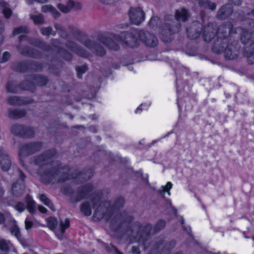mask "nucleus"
<instances>
[{
  "instance_id": "nucleus-16",
  "label": "nucleus",
  "mask_w": 254,
  "mask_h": 254,
  "mask_svg": "<svg viewBox=\"0 0 254 254\" xmlns=\"http://www.w3.org/2000/svg\"><path fill=\"white\" fill-rule=\"evenodd\" d=\"M19 40L20 42L26 41L29 44L38 47L45 51H50L52 50L50 46L47 45L45 42L38 39H30L26 35H21L19 37Z\"/></svg>"
},
{
  "instance_id": "nucleus-13",
  "label": "nucleus",
  "mask_w": 254,
  "mask_h": 254,
  "mask_svg": "<svg viewBox=\"0 0 254 254\" xmlns=\"http://www.w3.org/2000/svg\"><path fill=\"white\" fill-rule=\"evenodd\" d=\"M11 131L15 135L25 138L33 137L34 134V130L32 128L18 124L12 126Z\"/></svg>"
},
{
  "instance_id": "nucleus-38",
  "label": "nucleus",
  "mask_w": 254,
  "mask_h": 254,
  "mask_svg": "<svg viewBox=\"0 0 254 254\" xmlns=\"http://www.w3.org/2000/svg\"><path fill=\"white\" fill-rule=\"evenodd\" d=\"M166 225V222L164 220H159L157 221L154 227V232H157L163 229Z\"/></svg>"
},
{
  "instance_id": "nucleus-18",
  "label": "nucleus",
  "mask_w": 254,
  "mask_h": 254,
  "mask_svg": "<svg viewBox=\"0 0 254 254\" xmlns=\"http://www.w3.org/2000/svg\"><path fill=\"white\" fill-rule=\"evenodd\" d=\"M0 163L2 171H8L11 166V160L7 153L0 147Z\"/></svg>"
},
{
  "instance_id": "nucleus-3",
  "label": "nucleus",
  "mask_w": 254,
  "mask_h": 254,
  "mask_svg": "<svg viewBox=\"0 0 254 254\" xmlns=\"http://www.w3.org/2000/svg\"><path fill=\"white\" fill-rule=\"evenodd\" d=\"M237 29L231 22H226L219 26L216 33L217 39L212 46V51L216 54L223 53L225 59L234 60L240 54V46L234 39Z\"/></svg>"
},
{
  "instance_id": "nucleus-15",
  "label": "nucleus",
  "mask_w": 254,
  "mask_h": 254,
  "mask_svg": "<svg viewBox=\"0 0 254 254\" xmlns=\"http://www.w3.org/2000/svg\"><path fill=\"white\" fill-rule=\"evenodd\" d=\"M34 89V86L33 84L30 83V85H28L26 80L18 85L15 81H9L6 85L7 91L11 93H17L20 89L33 91Z\"/></svg>"
},
{
  "instance_id": "nucleus-59",
  "label": "nucleus",
  "mask_w": 254,
  "mask_h": 254,
  "mask_svg": "<svg viewBox=\"0 0 254 254\" xmlns=\"http://www.w3.org/2000/svg\"><path fill=\"white\" fill-rule=\"evenodd\" d=\"M112 248H113V249L116 252V253L118 254H123L122 253H121V252H120L115 247H112Z\"/></svg>"
},
{
  "instance_id": "nucleus-36",
  "label": "nucleus",
  "mask_w": 254,
  "mask_h": 254,
  "mask_svg": "<svg viewBox=\"0 0 254 254\" xmlns=\"http://www.w3.org/2000/svg\"><path fill=\"white\" fill-rule=\"evenodd\" d=\"M31 18L32 19L35 24H41L44 23V20L42 14L31 15Z\"/></svg>"
},
{
  "instance_id": "nucleus-14",
  "label": "nucleus",
  "mask_w": 254,
  "mask_h": 254,
  "mask_svg": "<svg viewBox=\"0 0 254 254\" xmlns=\"http://www.w3.org/2000/svg\"><path fill=\"white\" fill-rule=\"evenodd\" d=\"M26 205L24 203L18 202L14 206L15 209L19 212H23L26 208L31 214H34L36 211V203L29 195L25 198Z\"/></svg>"
},
{
  "instance_id": "nucleus-50",
  "label": "nucleus",
  "mask_w": 254,
  "mask_h": 254,
  "mask_svg": "<svg viewBox=\"0 0 254 254\" xmlns=\"http://www.w3.org/2000/svg\"><path fill=\"white\" fill-rule=\"evenodd\" d=\"M230 2L235 5L239 6L242 3V0H228Z\"/></svg>"
},
{
  "instance_id": "nucleus-17",
  "label": "nucleus",
  "mask_w": 254,
  "mask_h": 254,
  "mask_svg": "<svg viewBox=\"0 0 254 254\" xmlns=\"http://www.w3.org/2000/svg\"><path fill=\"white\" fill-rule=\"evenodd\" d=\"M140 40L149 47H155L158 44V40L154 35L143 30H140Z\"/></svg>"
},
{
  "instance_id": "nucleus-54",
  "label": "nucleus",
  "mask_w": 254,
  "mask_h": 254,
  "mask_svg": "<svg viewBox=\"0 0 254 254\" xmlns=\"http://www.w3.org/2000/svg\"><path fill=\"white\" fill-rule=\"evenodd\" d=\"M4 30V26L3 23L0 20V34L2 33Z\"/></svg>"
},
{
  "instance_id": "nucleus-57",
  "label": "nucleus",
  "mask_w": 254,
  "mask_h": 254,
  "mask_svg": "<svg viewBox=\"0 0 254 254\" xmlns=\"http://www.w3.org/2000/svg\"><path fill=\"white\" fill-rule=\"evenodd\" d=\"M144 105H143V104H141V105H140V106H139V107H138L136 109V110L135 111V113H139V111H142V109H141V107H142V106H144Z\"/></svg>"
},
{
  "instance_id": "nucleus-62",
  "label": "nucleus",
  "mask_w": 254,
  "mask_h": 254,
  "mask_svg": "<svg viewBox=\"0 0 254 254\" xmlns=\"http://www.w3.org/2000/svg\"><path fill=\"white\" fill-rule=\"evenodd\" d=\"M82 127V126H75V127H74V128H79V127Z\"/></svg>"
},
{
  "instance_id": "nucleus-6",
  "label": "nucleus",
  "mask_w": 254,
  "mask_h": 254,
  "mask_svg": "<svg viewBox=\"0 0 254 254\" xmlns=\"http://www.w3.org/2000/svg\"><path fill=\"white\" fill-rule=\"evenodd\" d=\"M215 24L212 22L208 23L206 26L203 27L201 23L194 21L187 28V35L190 39H195L201 34L204 41L209 42L215 36Z\"/></svg>"
},
{
  "instance_id": "nucleus-29",
  "label": "nucleus",
  "mask_w": 254,
  "mask_h": 254,
  "mask_svg": "<svg viewBox=\"0 0 254 254\" xmlns=\"http://www.w3.org/2000/svg\"><path fill=\"white\" fill-rule=\"evenodd\" d=\"M0 7L2 8V13L4 17L6 18H9L12 11L9 8L8 3L3 0H0Z\"/></svg>"
},
{
  "instance_id": "nucleus-41",
  "label": "nucleus",
  "mask_w": 254,
  "mask_h": 254,
  "mask_svg": "<svg viewBox=\"0 0 254 254\" xmlns=\"http://www.w3.org/2000/svg\"><path fill=\"white\" fill-rule=\"evenodd\" d=\"M162 190H159L160 193H163L167 192L169 195H170V190L172 188V184L170 182H168L165 186H162Z\"/></svg>"
},
{
  "instance_id": "nucleus-20",
  "label": "nucleus",
  "mask_w": 254,
  "mask_h": 254,
  "mask_svg": "<svg viewBox=\"0 0 254 254\" xmlns=\"http://www.w3.org/2000/svg\"><path fill=\"white\" fill-rule=\"evenodd\" d=\"M98 41L102 43L110 49L114 51H118L120 46L117 44L112 38L104 35H100L98 36Z\"/></svg>"
},
{
  "instance_id": "nucleus-30",
  "label": "nucleus",
  "mask_w": 254,
  "mask_h": 254,
  "mask_svg": "<svg viewBox=\"0 0 254 254\" xmlns=\"http://www.w3.org/2000/svg\"><path fill=\"white\" fill-rule=\"evenodd\" d=\"M70 226V221L68 218H66L64 220H61L60 222L61 236H58V239L62 240L63 235L65 230Z\"/></svg>"
},
{
  "instance_id": "nucleus-45",
  "label": "nucleus",
  "mask_w": 254,
  "mask_h": 254,
  "mask_svg": "<svg viewBox=\"0 0 254 254\" xmlns=\"http://www.w3.org/2000/svg\"><path fill=\"white\" fill-rule=\"evenodd\" d=\"M10 57V55L9 52H5L2 55V58L1 59L0 62L1 63H5L8 61Z\"/></svg>"
},
{
  "instance_id": "nucleus-12",
  "label": "nucleus",
  "mask_w": 254,
  "mask_h": 254,
  "mask_svg": "<svg viewBox=\"0 0 254 254\" xmlns=\"http://www.w3.org/2000/svg\"><path fill=\"white\" fill-rule=\"evenodd\" d=\"M128 15L131 23L136 25L141 24L145 18V14L140 7H131Z\"/></svg>"
},
{
  "instance_id": "nucleus-46",
  "label": "nucleus",
  "mask_w": 254,
  "mask_h": 254,
  "mask_svg": "<svg viewBox=\"0 0 254 254\" xmlns=\"http://www.w3.org/2000/svg\"><path fill=\"white\" fill-rule=\"evenodd\" d=\"M69 2L72 3V5L71 6V9L73 8L75 10H79L81 8L82 5L79 2H74L73 1L69 0Z\"/></svg>"
},
{
  "instance_id": "nucleus-60",
  "label": "nucleus",
  "mask_w": 254,
  "mask_h": 254,
  "mask_svg": "<svg viewBox=\"0 0 254 254\" xmlns=\"http://www.w3.org/2000/svg\"><path fill=\"white\" fill-rule=\"evenodd\" d=\"M201 18H202V22L203 23H204V21L203 20V18H204V15H203V13H201Z\"/></svg>"
},
{
  "instance_id": "nucleus-48",
  "label": "nucleus",
  "mask_w": 254,
  "mask_h": 254,
  "mask_svg": "<svg viewBox=\"0 0 254 254\" xmlns=\"http://www.w3.org/2000/svg\"><path fill=\"white\" fill-rule=\"evenodd\" d=\"M25 228L27 230L31 229L33 226V222L30 221L28 218H26L25 220Z\"/></svg>"
},
{
  "instance_id": "nucleus-51",
  "label": "nucleus",
  "mask_w": 254,
  "mask_h": 254,
  "mask_svg": "<svg viewBox=\"0 0 254 254\" xmlns=\"http://www.w3.org/2000/svg\"><path fill=\"white\" fill-rule=\"evenodd\" d=\"M51 13L55 18H57L60 15L59 12H58V11L56 9L55 7H54L53 10Z\"/></svg>"
},
{
  "instance_id": "nucleus-44",
  "label": "nucleus",
  "mask_w": 254,
  "mask_h": 254,
  "mask_svg": "<svg viewBox=\"0 0 254 254\" xmlns=\"http://www.w3.org/2000/svg\"><path fill=\"white\" fill-rule=\"evenodd\" d=\"M62 191L64 194H70L72 193V189L69 186H64L62 188Z\"/></svg>"
},
{
  "instance_id": "nucleus-10",
  "label": "nucleus",
  "mask_w": 254,
  "mask_h": 254,
  "mask_svg": "<svg viewBox=\"0 0 254 254\" xmlns=\"http://www.w3.org/2000/svg\"><path fill=\"white\" fill-rule=\"evenodd\" d=\"M42 148V143L40 142H32L24 144L21 146L19 150V160L23 165V157L27 156L39 151Z\"/></svg>"
},
{
  "instance_id": "nucleus-24",
  "label": "nucleus",
  "mask_w": 254,
  "mask_h": 254,
  "mask_svg": "<svg viewBox=\"0 0 254 254\" xmlns=\"http://www.w3.org/2000/svg\"><path fill=\"white\" fill-rule=\"evenodd\" d=\"M66 47L68 49L73 52L76 53L78 55L82 57H87L88 55V52L81 48L78 46L75 43L73 42L68 41L66 44Z\"/></svg>"
},
{
  "instance_id": "nucleus-11",
  "label": "nucleus",
  "mask_w": 254,
  "mask_h": 254,
  "mask_svg": "<svg viewBox=\"0 0 254 254\" xmlns=\"http://www.w3.org/2000/svg\"><path fill=\"white\" fill-rule=\"evenodd\" d=\"M16 175L18 177L16 182L12 184L11 192L16 197L21 196L25 190L24 180L26 178L25 174L19 169L15 172Z\"/></svg>"
},
{
  "instance_id": "nucleus-33",
  "label": "nucleus",
  "mask_w": 254,
  "mask_h": 254,
  "mask_svg": "<svg viewBox=\"0 0 254 254\" xmlns=\"http://www.w3.org/2000/svg\"><path fill=\"white\" fill-rule=\"evenodd\" d=\"M54 27L55 29L58 31L59 34L60 36L65 38L67 36V32L65 28L58 23H55L54 24Z\"/></svg>"
},
{
  "instance_id": "nucleus-7",
  "label": "nucleus",
  "mask_w": 254,
  "mask_h": 254,
  "mask_svg": "<svg viewBox=\"0 0 254 254\" xmlns=\"http://www.w3.org/2000/svg\"><path fill=\"white\" fill-rule=\"evenodd\" d=\"M138 38H140V31L136 29L122 32L120 35L113 36L114 40L131 48H135L138 46Z\"/></svg>"
},
{
  "instance_id": "nucleus-56",
  "label": "nucleus",
  "mask_w": 254,
  "mask_h": 254,
  "mask_svg": "<svg viewBox=\"0 0 254 254\" xmlns=\"http://www.w3.org/2000/svg\"><path fill=\"white\" fill-rule=\"evenodd\" d=\"M3 194L4 190H3V188L1 186H0V199L2 197Z\"/></svg>"
},
{
  "instance_id": "nucleus-53",
  "label": "nucleus",
  "mask_w": 254,
  "mask_h": 254,
  "mask_svg": "<svg viewBox=\"0 0 254 254\" xmlns=\"http://www.w3.org/2000/svg\"><path fill=\"white\" fill-rule=\"evenodd\" d=\"M100 1L103 3L109 4L113 3L115 0H100Z\"/></svg>"
},
{
  "instance_id": "nucleus-9",
  "label": "nucleus",
  "mask_w": 254,
  "mask_h": 254,
  "mask_svg": "<svg viewBox=\"0 0 254 254\" xmlns=\"http://www.w3.org/2000/svg\"><path fill=\"white\" fill-rule=\"evenodd\" d=\"M11 68L15 71L24 72L28 70L38 71L42 69L43 66L41 64L31 61H25L13 63Z\"/></svg>"
},
{
  "instance_id": "nucleus-63",
  "label": "nucleus",
  "mask_w": 254,
  "mask_h": 254,
  "mask_svg": "<svg viewBox=\"0 0 254 254\" xmlns=\"http://www.w3.org/2000/svg\"><path fill=\"white\" fill-rule=\"evenodd\" d=\"M167 201L171 204V200L170 199H168Z\"/></svg>"
},
{
  "instance_id": "nucleus-64",
  "label": "nucleus",
  "mask_w": 254,
  "mask_h": 254,
  "mask_svg": "<svg viewBox=\"0 0 254 254\" xmlns=\"http://www.w3.org/2000/svg\"><path fill=\"white\" fill-rule=\"evenodd\" d=\"M146 106V109H147V108H148V105H146V106Z\"/></svg>"
},
{
  "instance_id": "nucleus-23",
  "label": "nucleus",
  "mask_w": 254,
  "mask_h": 254,
  "mask_svg": "<svg viewBox=\"0 0 254 254\" xmlns=\"http://www.w3.org/2000/svg\"><path fill=\"white\" fill-rule=\"evenodd\" d=\"M93 187L90 184H86L79 188L77 192L76 201H79L82 199L87 196L93 191Z\"/></svg>"
},
{
  "instance_id": "nucleus-2",
  "label": "nucleus",
  "mask_w": 254,
  "mask_h": 254,
  "mask_svg": "<svg viewBox=\"0 0 254 254\" xmlns=\"http://www.w3.org/2000/svg\"><path fill=\"white\" fill-rule=\"evenodd\" d=\"M56 155V150L52 149L33 157V163L41 168L38 173L44 184L63 183L71 179L77 184L82 183L93 176L91 169H85L78 174L76 172V174H72L68 166L63 165L60 161L53 160Z\"/></svg>"
},
{
  "instance_id": "nucleus-31",
  "label": "nucleus",
  "mask_w": 254,
  "mask_h": 254,
  "mask_svg": "<svg viewBox=\"0 0 254 254\" xmlns=\"http://www.w3.org/2000/svg\"><path fill=\"white\" fill-rule=\"evenodd\" d=\"M7 103L10 105H20L24 104L25 102L23 99L18 96H11L7 100Z\"/></svg>"
},
{
  "instance_id": "nucleus-58",
  "label": "nucleus",
  "mask_w": 254,
  "mask_h": 254,
  "mask_svg": "<svg viewBox=\"0 0 254 254\" xmlns=\"http://www.w3.org/2000/svg\"><path fill=\"white\" fill-rule=\"evenodd\" d=\"M183 227H184V230L186 231L187 232V233H190L191 232V228L190 227L185 228L184 226H183Z\"/></svg>"
},
{
  "instance_id": "nucleus-52",
  "label": "nucleus",
  "mask_w": 254,
  "mask_h": 254,
  "mask_svg": "<svg viewBox=\"0 0 254 254\" xmlns=\"http://www.w3.org/2000/svg\"><path fill=\"white\" fill-rule=\"evenodd\" d=\"M38 208L39 211L42 213H46L47 211V209L45 207L41 205H39Z\"/></svg>"
},
{
  "instance_id": "nucleus-42",
  "label": "nucleus",
  "mask_w": 254,
  "mask_h": 254,
  "mask_svg": "<svg viewBox=\"0 0 254 254\" xmlns=\"http://www.w3.org/2000/svg\"><path fill=\"white\" fill-rule=\"evenodd\" d=\"M48 225L51 229H55L58 225L57 219L51 217L48 220Z\"/></svg>"
},
{
  "instance_id": "nucleus-35",
  "label": "nucleus",
  "mask_w": 254,
  "mask_h": 254,
  "mask_svg": "<svg viewBox=\"0 0 254 254\" xmlns=\"http://www.w3.org/2000/svg\"><path fill=\"white\" fill-rule=\"evenodd\" d=\"M29 32V28L26 26H22L15 28L13 31V35H15L21 33H28Z\"/></svg>"
},
{
  "instance_id": "nucleus-25",
  "label": "nucleus",
  "mask_w": 254,
  "mask_h": 254,
  "mask_svg": "<svg viewBox=\"0 0 254 254\" xmlns=\"http://www.w3.org/2000/svg\"><path fill=\"white\" fill-rule=\"evenodd\" d=\"M59 42L57 40H54L52 44L56 49L55 50L57 51L58 54L63 57L66 61H70L71 59V55L70 53L66 51L65 50L61 48V46H59Z\"/></svg>"
},
{
  "instance_id": "nucleus-47",
  "label": "nucleus",
  "mask_w": 254,
  "mask_h": 254,
  "mask_svg": "<svg viewBox=\"0 0 254 254\" xmlns=\"http://www.w3.org/2000/svg\"><path fill=\"white\" fill-rule=\"evenodd\" d=\"M54 7L50 5H45L42 7V10L44 12H52Z\"/></svg>"
},
{
  "instance_id": "nucleus-37",
  "label": "nucleus",
  "mask_w": 254,
  "mask_h": 254,
  "mask_svg": "<svg viewBox=\"0 0 254 254\" xmlns=\"http://www.w3.org/2000/svg\"><path fill=\"white\" fill-rule=\"evenodd\" d=\"M88 69V67L86 65H83L81 66H77L76 67V70L77 72V76L78 78H81L82 74L84 73Z\"/></svg>"
},
{
  "instance_id": "nucleus-22",
  "label": "nucleus",
  "mask_w": 254,
  "mask_h": 254,
  "mask_svg": "<svg viewBox=\"0 0 254 254\" xmlns=\"http://www.w3.org/2000/svg\"><path fill=\"white\" fill-rule=\"evenodd\" d=\"M233 12V7L230 3L222 5L218 10L216 18L219 20H224L230 16Z\"/></svg>"
},
{
  "instance_id": "nucleus-5",
  "label": "nucleus",
  "mask_w": 254,
  "mask_h": 254,
  "mask_svg": "<svg viewBox=\"0 0 254 254\" xmlns=\"http://www.w3.org/2000/svg\"><path fill=\"white\" fill-rule=\"evenodd\" d=\"M175 23L173 16L171 15L166 16L165 22L162 25H160L161 21L158 17L152 16L148 23V26L154 30L158 28L162 41L169 43L172 40V35L179 30L180 24L175 26Z\"/></svg>"
},
{
  "instance_id": "nucleus-43",
  "label": "nucleus",
  "mask_w": 254,
  "mask_h": 254,
  "mask_svg": "<svg viewBox=\"0 0 254 254\" xmlns=\"http://www.w3.org/2000/svg\"><path fill=\"white\" fill-rule=\"evenodd\" d=\"M0 249L3 251H7L9 250L8 243L4 240H0Z\"/></svg>"
},
{
  "instance_id": "nucleus-40",
  "label": "nucleus",
  "mask_w": 254,
  "mask_h": 254,
  "mask_svg": "<svg viewBox=\"0 0 254 254\" xmlns=\"http://www.w3.org/2000/svg\"><path fill=\"white\" fill-rule=\"evenodd\" d=\"M41 32L43 35L49 36L52 35L53 36L56 35V32H53V29L51 27H48L46 28H42L41 29Z\"/></svg>"
},
{
  "instance_id": "nucleus-4",
  "label": "nucleus",
  "mask_w": 254,
  "mask_h": 254,
  "mask_svg": "<svg viewBox=\"0 0 254 254\" xmlns=\"http://www.w3.org/2000/svg\"><path fill=\"white\" fill-rule=\"evenodd\" d=\"M254 17V10L249 9L245 13L240 14L238 17L241 21H248L250 29H245L243 27H238L241 31L240 39L242 43L246 46L244 48V55L247 57L249 64H254V41L252 39L253 32L252 29L254 28V20L249 17Z\"/></svg>"
},
{
  "instance_id": "nucleus-8",
  "label": "nucleus",
  "mask_w": 254,
  "mask_h": 254,
  "mask_svg": "<svg viewBox=\"0 0 254 254\" xmlns=\"http://www.w3.org/2000/svg\"><path fill=\"white\" fill-rule=\"evenodd\" d=\"M72 32L75 38L80 43L83 44L85 47L90 50L94 51L95 54L99 56H103L106 54V51L104 48L98 43L93 42L87 37L83 34L77 28H73Z\"/></svg>"
},
{
  "instance_id": "nucleus-39",
  "label": "nucleus",
  "mask_w": 254,
  "mask_h": 254,
  "mask_svg": "<svg viewBox=\"0 0 254 254\" xmlns=\"http://www.w3.org/2000/svg\"><path fill=\"white\" fill-rule=\"evenodd\" d=\"M10 232L12 235L15 236L17 239L20 237V232L19 228L16 225H14L10 228Z\"/></svg>"
},
{
  "instance_id": "nucleus-1",
  "label": "nucleus",
  "mask_w": 254,
  "mask_h": 254,
  "mask_svg": "<svg viewBox=\"0 0 254 254\" xmlns=\"http://www.w3.org/2000/svg\"><path fill=\"white\" fill-rule=\"evenodd\" d=\"M101 201L100 195L95 194L92 196L90 202L82 204L80 210L85 215L90 216L92 205V207L95 208L94 216L99 220H110V229L117 233L119 239L128 243L137 242L143 246L144 250L151 246L148 254H169L170 250L175 247V241L172 240L164 244L163 238H158L151 243L150 234L152 226L150 224L142 226L138 222H132V217L127 212L119 213L118 210L124 205L123 197L116 199L112 205L109 201ZM175 254L182 253L178 252Z\"/></svg>"
},
{
  "instance_id": "nucleus-61",
  "label": "nucleus",
  "mask_w": 254,
  "mask_h": 254,
  "mask_svg": "<svg viewBox=\"0 0 254 254\" xmlns=\"http://www.w3.org/2000/svg\"><path fill=\"white\" fill-rule=\"evenodd\" d=\"M181 223L182 225H183L184 224V220L183 218L181 220Z\"/></svg>"
},
{
  "instance_id": "nucleus-27",
  "label": "nucleus",
  "mask_w": 254,
  "mask_h": 254,
  "mask_svg": "<svg viewBox=\"0 0 254 254\" xmlns=\"http://www.w3.org/2000/svg\"><path fill=\"white\" fill-rule=\"evenodd\" d=\"M26 112L24 110L10 108L8 110V117L12 119L21 118L26 115Z\"/></svg>"
},
{
  "instance_id": "nucleus-49",
  "label": "nucleus",
  "mask_w": 254,
  "mask_h": 254,
  "mask_svg": "<svg viewBox=\"0 0 254 254\" xmlns=\"http://www.w3.org/2000/svg\"><path fill=\"white\" fill-rule=\"evenodd\" d=\"M131 253L132 254H140L141 253L139 248L135 246L132 247Z\"/></svg>"
},
{
  "instance_id": "nucleus-26",
  "label": "nucleus",
  "mask_w": 254,
  "mask_h": 254,
  "mask_svg": "<svg viewBox=\"0 0 254 254\" xmlns=\"http://www.w3.org/2000/svg\"><path fill=\"white\" fill-rule=\"evenodd\" d=\"M194 4L200 8H207L213 11L216 8V4L209 0H196Z\"/></svg>"
},
{
  "instance_id": "nucleus-55",
  "label": "nucleus",
  "mask_w": 254,
  "mask_h": 254,
  "mask_svg": "<svg viewBox=\"0 0 254 254\" xmlns=\"http://www.w3.org/2000/svg\"><path fill=\"white\" fill-rule=\"evenodd\" d=\"M4 221V216L3 214L0 213V224H2Z\"/></svg>"
},
{
  "instance_id": "nucleus-19",
  "label": "nucleus",
  "mask_w": 254,
  "mask_h": 254,
  "mask_svg": "<svg viewBox=\"0 0 254 254\" xmlns=\"http://www.w3.org/2000/svg\"><path fill=\"white\" fill-rule=\"evenodd\" d=\"M17 49L22 55L26 57L33 58H41L42 57L40 51L27 46L22 47L19 45L17 47Z\"/></svg>"
},
{
  "instance_id": "nucleus-28",
  "label": "nucleus",
  "mask_w": 254,
  "mask_h": 254,
  "mask_svg": "<svg viewBox=\"0 0 254 254\" xmlns=\"http://www.w3.org/2000/svg\"><path fill=\"white\" fill-rule=\"evenodd\" d=\"M189 16L188 11L184 8L179 9L176 11L175 18V20L178 22L181 21L185 22Z\"/></svg>"
},
{
  "instance_id": "nucleus-21",
  "label": "nucleus",
  "mask_w": 254,
  "mask_h": 254,
  "mask_svg": "<svg viewBox=\"0 0 254 254\" xmlns=\"http://www.w3.org/2000/svg\"><path fill=\"white\" fill-rule=\"evenodd\" d=\"M48 81V80L46 77L40 75H31L26 79V82L28 85H30L31 83L33 84L34 86V90L33 91H31V92H34L35 91V84L38 86H42L45 85L47 83Z\"/></svg>"
},
{
  "instance_id": "nucleus-32",
  "label": "nucleus",
  "mask_w": 254,
  "mask_h": 254,
  "mask_svg": "<svg viewBox=\"0 0 254 254\" xmlns=\"http://www.w3.org/2000/svg\"><path fill=\"white\" fill-rule=\"evenodd\" d=\"M40 200L46 205L48 206L52 211H55V206L52 202L44 194L39 195Z\"/></svg>"
},
{
  "instance_id": "nucleus-34",
  "label": "nucleus",
  "mask_w": 254,
  "mask_h": 254,
  "mask_svg": "<svg viewBox=\"0 0 254 254\" xmlns=\"http://www.w3.org/2000/svg\"><path fill=\"white\" fill-rule=\"evenodd\" d=\"M72 3L69 2V0L67 2L66 5L59 3L58 5V8L62 12L64 13H67L71 10V6Z\"/></svg>"
}]
</instances>
